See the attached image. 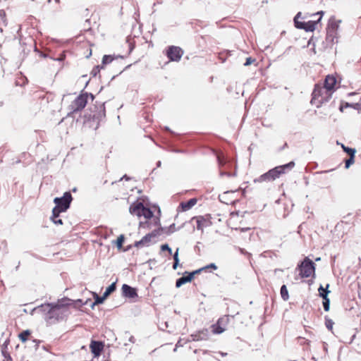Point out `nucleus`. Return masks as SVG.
Wrapping results in <instances>:
<instances>
[{
    "label": "nucleus",
    "mask_w": 361,
    "mask_h": 361,
    "mask_svg": "<svg viewBox=\"0 0 361 361\" xmlns=\"http://www.w3.org/2000/svg\"><path fill=\"white\" fill-rule=\"evenodd\" d=\"M88 97H90L92 100L94 98L92 94H89L87 92L82 93L78 96L70 105V109L71 111L74 113L83 109L87 103Z\"/></svg>",
    "instance_id": "6"
},
{
    "label": "nucleus",
    "mask_w": 361,
    "mask_h": 361,
    "mask_svg": "<svg viewBox=\"0 0 361 361\" xmlns=\"http://www.w3.org/2000/svg\"><path fill=\"white\" fill-rule=\"evenodd\" d=\"M59 214L60 213H57V215H54V211H52V215L51 216V220L53 221L54 224L56 225H61L63 224L62 220L59 219Z\"/></svg>",
    "instance_id": "24"
},
{
    "label": "nucleus",
    "mask_w": 361,
    "mask_h": 361,
    "mask_svg": "<svg viewBox=\"0 0 361 361\" xmlns=\"http://www.w3.org/2000/svg\"><path fill=\"white\" fill-rule=\"evenodd\" d=\"M2 353H3L4 356V357L6 359V361H11L12 360V358L9 355V354L6 353L4 350H2Z\"/></svg>",
    "instance_id": "40"
},
{
    "label": "nucleus",
    "mask_w": 361,
    "mask_h": 361,
    "mask_svg": "<svg viewBox=\"0 0 361 361\" xmlns=\"http://www.w3.org/2000/svg\"><path fill=\"white\" fill-rule=\"evenodd\" d=\"M334 324V322L331 319H328V318H325V324H326V328L329 330H331L332 329Z\"/></svg>",
    "instance_id": "33"
},
{
    "label": "nucleus",
    "mask_w": 361,
    "mask_h": 361,
    "mask_svg": "<svg viewBox=\"0 0 361 361\" xmlns=\"http://www.w3.org/2000/svg\"><path fill=\"white\" fill-rule=\"evenodd\" d=\"M123 242H124V235H119L116 242V246L118 249H121L122 247V245H123Z\"/></svg>",
    "instance_id": "31"
},
{
    "label": "nucleus",
    "mask_w": 361,
    "mask_h": 361,
    "mask_svg": "<svg viewBox=\"0 0 361 361\" xmlns=\"http://www.w3.org/2000/svg\"><path fill=\"white\" fill-rule=\"evenodd\" d=\"M298 269L302 278H308L314 275L315 264L308 257H305L301 264L298 266Z\"/></svg>",
    "instance_id": "7"
},
{
    "label": "nucleus",
    "mask_w": 361,
    "mask_h": 361,
    "mask_svg": "<svg viewBox=\"0 0 361 361\" xmlns=\"http://www.w3.org/2000/svg\"><path fill=\"white\" fill-rule=\"evenodd\" d=\"M340 110L342 111H343V106H341L340 107Z\"/></svg>",
    "instance_id": "51"
},
{
    "label": "nucleus",
    "mask_w": 361,
    "mask_h": 361,
    "mask_svg": "<svg viewBox=\"0 0 361 361\" xmlns=\"http://www.w3.org/2000/svg\"><path fill=\"white\" fill-rule=\"evenodd\" d=\"M350 105L348 103H346L345 106H350Z\"/></svg>",
    "instance_id": "50"
},
{
    "label": "nucleus",
    "mask_w": 361,
    "mask_h": 361,
    "mask_svg": "<svg viewBox=\"0 0 361 361\" xmlns=\"http://www.w3.org/2000/svg\"><path fill=\"white\" fill-rule=\"evenodd\" d=\"M123 297L129 299H135L138 297L137 289L127 284H123L121 288Z\"/></svg>",
    "instance_id": "9"
},
{
    "label": "nucleus",
    "mask_w": 361,
    "mask_h": 361,
    "mask_svg": "<svg viewBox=\"0 0 361 361\" xmlns=\"http://www.w3.org/2000/svg\"><path fill=\"white\" fill-rule=\"evenodd\" d=\"M123 179H126V180H129L130 178L128 176H127V175H124L121 178V180H123Z\"/></svg>",
    "instance_id": "44"
},
{
    "label": "nucleus",
    "mask_w": 361,
    "mask_h": 361,
    "mask_svg": "<svg viewBox=\"0 0 361 361\" xmlns=\"http://www.w3.org/2000/svg\"><path fill=\"white\" fill-rule=\"evenodd\" d=\"M59 214L60 213H57V215H54V211H52V215L51 216V220L53 221L54 224L56 225H61L63 224L62 220L59 219Z\"/></svg>",
    "instance_id": "23"
},
{
    "label": "nucleus",
    "mask_w": 361,
    "mask_h": 361,
    "mask_svg": "<svg viewBox=\"0 0 361 361\" xmlns=\"http://www.w3.org/2000/svg\"><path fill=\"white\" fill-rule=\"evenodd\" d=\"M221 356H226L227 355L226 353L219 352V353Z\"/></svg>",
    "instance_id": "46"
},
{
    "label": "nucleus",
    "mask_w": 361,
    "mask_h": 361,
    "mask_svg": "<svg viewBox=\"0 0 361 361\" xmlns=\"http://www.w3.org/2000/svg\"><path fill=\"white\" fill-rule=\"evenodd\" d=\"M329 286V285L327 284L326 288H324L322 286H320V287L318 289L319 293H320V292H322V293H324L325 290H328Z\"/></svg>",
    "instance_id": "41"
},
{
    "label": "nucleus",
    "mask_w": 361,
    "mask_h": 361,
    "mask_svg": "<svg viewBox=\"0 0 361 361\" xmlns=\"http://www.w3.org/2000/svg\"><path fill=\"white\" fill-rule=\"evenodd\" d=\"M341 146L342 147V149L344 150V148H346L347 147H345L343 144H341Z\"/></svg>",
    "instance_id": "48"
},
{
    "label": "nucleus",
    "mask_w": 361,
    "mask_h": 361,
    "mask_svg": "<svg viewBox=\"0 0 361 361\" xmlns=\"http://www.w3.org/2000/svg\"><path fill=\"white\" fill-rule=\"evenodd\" d=\"M30 335V330H25L19 334V338L23 343H25L27 340V337Z\"/></svg>",
    "instance_id": "26"
},
{
    "label": "nucleus",
    "mask_w": 361,
    "mask_h": 361,
    "mask_svg": "<svg viewBox=\"0 0 361 361\" xmlns=\"http://www.w3.org/2000/svg\"><path fill=\"white\" fill-rule=\"evenodd\" d=\"M102 68V67H100V66H97L94 67V68L92 69V72H91V74H92L93 76H96V75H97V73L99 72V71H100V68Z\"/></svg>",
    "instance_id": "38"
},
{
    "label": "nucleus",
    "mask_w": 361,
    "mask_h": 361,
    "mask_svg": "<svg viewBox=\"0 0 361 361\" xmlns=\"http://www.w3.org/2000/svg\"><path fill=\"white\" fill-rule=\"evenodd\" d=\"M197 223V229L202 231L204 228L209 226L211 222L204 216H199L194 218Z\"/></svg>",
    "instance_id": "15"
},
{
    "label": "nucleus",
    "mask_w": 361,
    "mask_h": 361,
    "mask_svg": "<svg viewBox=\"0 0 361 361\" xmlns=\"http://www.w3.org/2000/svg\"><path fill=\"white\" fill-rule=\"evenodd\" d=\"M182 345H182V343H181L180 340V341H178V343H176V348H175L174 350H175V351L176 350V348H177V347H178V346H182Z\"/></svg>",
    "instance_id": "43"
},
{
    "label": "nucleus",
    "mask_w": 361,
    "mask_h": 361,
    "mask_svg": "<svg viewBox=\"0 0 361 361\" xmlns=\"http://www.w3.org/2000/svg\"><path fill=\"white\" fill-rule=\"evenodd\" d=\"M210 332L207 329H203L190 336L192 341H206L209 338Z\"/></svg>",
    "instance_id": "13"
},
{
    "label": "nucleus",
    "mask_w": 361,
    "mask_h": 361,
    "mask_svg": "<svg viewBox=\"0 0 361 361\" xmlns=\"http://www.w3.org/2000/svg\"><path fill=\"white\" fill-rule=\"evenodd\" d=\"M336 83V79L335 77H334L333 75H327L325 78L323 87L330 92H332V91L334 89Z\"/></svg>",
    "instance_id": "14"
},
{
    "label": "nucleus",
    "mask_w": 361,
    "mask_h": 361,
    "mask_svg": "<svg viewBox=\"0 0 361 361\" xmlns=\"http://www.w3.org/2000/svg\"><path fill=\"white\" fill-rule=\"evenodd\" d=\"M329 293V290H325L324 293H322V292H320V297H322L324 299L323 307H324V310L326 312L329 311V307H330V300L328 298Z\"/></svg>",
    "instance_id": "20"
},
{
    "label": "nucleus",
    "mask_w": 361,
    "mask_h": 361,
    "mask_svg": "<svg viewBox=\"0 0 361 361\" xmlns=\"http://www.w3.org/2000/svg\"><path fill=\"white\" fill-rule=\"evenodd\" d=\"M33 341L35 342L37 344L38 343V341H37L36 340H34Z\"/></svg>",
    "instance_id": "53"
},
{
    "label": "nucleus",
    "mask_w": 361,
    "mask_h": 361,
    "mask_svg": "<svg viewBox=\"0 0 361 361\" xmlns=\"http://www.w3.org/2000/svg\"><path fill=\"white\" fill-rule=\"evenodd\" d=\"M235 230H239L241 232H245V231L250 230V228H248V227H246V228H236Z\"/></svg>",
    "instance_id": "42"
},
{
    "label": "nucleus",
    "mask_w": 361,
    "mask_h": 361,
    "mask_svg": "<svg viewBox=\"0 0 361 361\" xmlns=\"http://www.w3.org/2000/svg\"><path fill=\"white\" fill-rule=\"evenodd\" d=\"M344 152H346L349 156H355L356 150L355 149L347 147L344 148Z\"/></svg>",
    "instance_id": "32"
},
{
    "label": "nucleus",
    "mask_w": 361,
    "mask_h": 361,
    "mask_svg": "<svg viewBox=\"0 0 361 361\" xmlns=\"http://www.w3.org/2000/svg\"><path fill=\"white\" fill-rule=\"evenodd\" d=\"M221 176H224V175H226L228 176H231V173H227V172H225V173H221Z\"/></svg>",
    "instance_id": "45"
},
{
    "label": "nucleus",
    "mask_w": 361,
    "mask_h": 361,
    "mask_svg": "<svg viewBox=\"0 0 361 361\" xmlns=\"http://www.w3.org/2000/svg\"><path fill=\"white\" fill-rule=\"evenodd\" d=\"M153 216V212L152 210L147 207L144 206L143 209H141L140 216H144L145 219H151Z\"/></svg>",
    "instance_id": "21"
},
{
    "label": "nucleus",
    "mask_w": 361,
    "mask_h": 361,
    "mask_svg": "<svg viewBox=\"0 0 361 361\" xmlns=\"http://www.w3.org/2000/svg\"><path fill=\"white\" fill-rule=\"evenodd\" d=\"M280 293H281V296L283 300L287 301L288 300L289 295H288V289H287L286 285H283L281 287Z\"/></svg>",
    "instance_id": "22"
},
{
    "label": "nucleus",
    "mask_w": 361,
    "mask_h": 361,
    "mask_svg": "<svg viewBox=\"0 0 361 361\" xmlns=\"http://www.w3.org/2000/svg\"><path fill=\"white\" fill-rule=\"evenodd\" d=\"M225 320L224 318H221L218 320L217 324L215 325H212V332L215 334H219L223 333L225 331V328L221 326L223 322Z\"/></svg>",
    "instance_id": "19"
},
{
    "label": "nucleus",
    "mask_w": 361,
    "mask_h": 361,
    "mask_svg": "<svg viewBox=\"0 0 361 361\" xmlns=\"http://www.w3.org/2000/svg\"><path fill=\"white\" fill-rule=\"evenodd\" d=\"M44 314V319L51 324L63 319L66 316V310L63 305L46 303L35 308Z\"/></svg>",
    "instance_id": "1"
},
{
    "label": "nucleus",
    "mask_w": 361,
    "mask_h": 361,
    "mask_svg": "<svg viewBox=\"0 0 361 361\" xmlns=\"http://www.w3.org/2000/svg\"><path fill=\"white\" fill-rule=\"evenodd\" d=\"M116 283H112L109 287L106 288L104 293V297H108L111 293L116 290Z\"/></svg>",
    "instance_id": "25"
},
{
    "label": "nucleus",
    "mask_w": 361,
    "mask_h": 361,
    "mask_svg": "<svg viewBox=\"0 0 361 361\" xmlns=\"http://www.w3.org/2000/svg\"><path fill=\"white\" fill-rule=\"evenodd\" d=\"M143 207L144 204L142 202H135L130 206L129 212L131 214L136 215L140 217L141 209H143Z\"/></svg>",
    "instance_id": "16"
},
{
    "label": "nucleus",
    "mask_w": 361,
    "mask_h": 361,
    "mask_svg": "<svg viewBox=\"0 0 361 361\" xmlns=\"http://www.w3.org/2000/svg\"><path fill=\"white\" fill-rule=\"evenodd\" d=\"M218 160H219V164H223L222 161H221V158L219 157H218Z\"/></svg>",
    "instance_id": "47"
},
{
    "label": "nucleus",
    "mask_w": 361,
    "mask_h": 361,
    "mask_svg": "<svg viewBox=\"0 0 361 361\" xmlns=\"http://www.w3.org/2000/svg\"><path fill=\"white\" fill-rule=\"evenodd\" d=\"M355 161V156H350V158L345 161L346 169L349 168L351 164H353Z\"/></svg>",
    "instance_id": "34"
},
{
    "label": "nucleus",
    "mask_w": 361,
    "mask_h": 361,
    "mask_svg": "<svg viewBox=\"0 0 361 361\" xmlns=\"http://www.w3.org/2000/svg\"><path fill=\"white\" fill-rule=\"evenodd\" d=\"M106 298V297H104V294L102 296H99L98 295H96L95 300L92 304V307L97 304H102Z\"/></svg>",
    "instance_id": "30"
},
{
    "label": "nucleus",
    "mask_w": 361,
    "mask_h": 361,
    "mask_svg": "<svg viewBox=\"0 0 361 361\" xmlns=\"http://www.w3.org/2000/svg\"><path fill=\"white\" fill-rule=\"evenodd\" d=\"M287 147V143H285V145H283V147Z\"/></svg>",
    "instance_id": "52"
},
{
    "label": "nucleus",
    "mask_w": 361,
    "mask_h": 361,
    "mask_svg": "<svg viewBox=\"0 0 361 361\" xmlns=\"http://www.w3.org/2000/svg\"><path fill=\"white\" fill-rule=\"evenodd\" d=\"M312 95L311 103L315 104L319 108L322 104L327 102L330 99L332 92L317 84L315 85Z\"/></svg>",
    "instance_id": "3"
},
{
    "label": "nucleus",
    "mask_w": 361,
    "mask_h": 361,
    "mask_svg": "<svg viewBox=\"0 0 361 361\" xmlns=\"http://www.w3.org/2000/svg\"><path fill=\"white\" fill-rule=\"evenodd\" d=\"M197 350H194V353H197Z\"/></svg>",
    "instance_id": "55"
},
{
    "label": "nucleus",
    "mask_w": 361,
    "mask_h": 361,
    "mask_svg": "<svg viewBox=\"0 0 361 361\" xmlns=\"http://www.w3.org/2000/svg\"><path fill=\"white\" fill-rule=\"evenodd\" d=\"M202 271V269H197L193 272H191V273H188V272H185V274H187V275H184L183 276H181L180 278L176 280V286L177 288H180L182 285L188 283V282H190L191 281V280L193 279L194 277V275L197 274V273H200Z\"/></svg>",
    "instance_id": "10"
},
{
    "label": "nucleus",
    "mask_w": 361,
    "mask_h": 361,
    "mask_svg": "<svg viewBox=\"0 0 361 361\" xmlns=\"http://www.w3.org/2000/svg\"><path fill=\"white\" fill-rule=\"evenodd\" d=\"M295 166L293 161H290L286 164L276 166L275 168L268 171L267 173L261 175L259 177L254 180L255 183L270 182L275 180L279 178L281 175L286 173V169H291Z\"/></svg>",
    "instance_id": "2"
},
{
    "label": "nucleus",
    "mask_w": 361,
    "mask_h": 361,
    "mask_svg": "<svg viewBox=\"0 0 361 361\" xmlns=\"http://www.w3.org/2000/svg\"><path fill=\"white\" fill-rule=\"evenodd\" d=\"M103 348V344L99 341H92L90 343L91 351L95 356H97L101 353Z\"/></svg>",
    "instance_id": "17"
},
{
    "label": "nucleus",
    "mask_w": 361,
    "mask_h": 361,
    "mask_svg": "<svg viewBox=\"0 0 361 361\" xmlns=\"http://www.w3.org/2000/svg\"><path fill=\"white\" fill-rule=\"evenodd\" d=\"M72 200V195L70 192H66L61 197H55L54 202L56 204V206L52 209L54 215H57V213L66 212L70 207Z\"/></svg>",
    "instance_id": "4"
},
{
    "label": "nucleus",
    "mask_w": 361,
    "mask_h": 361,
    "mask_svg": "<svg viewBox=\"0 0 361 361\" xmlns=\"http://www.w3.org/2000/svg\"><path fill=\"white\" fill-rule=\"evenodd\" d=\"M178 251H179V249L177 248L176 251L175 252V253L173 255V260H174V262H173V269H177V267H178V263H179Z\"/></svg>",
    "instance_id": "29"
},
{
    "label": "nucleus",
    "mask_w": 361,
    "mask_h": 361,
    "mask_svg": "<svg viewBox=\"0 0 361 361\" xmlns=\"http://www.w3.org/2000/svg\"><path fill=\"white\" fill-rule=\"evenodd\" d=\"M157 236V233L155 232H152L145 235L140 240L136 241L135 243V247H147L151 243L152 238Z\"/></svg>",
    "instance_id": "11"
},
{
    "label": "nucleus",
    "mask_w": 361,
    "mask_h": 361,
    "mask_svg": "<svg viewBox=\"0 0 361 361\" xmlns=\"http://www.w3.org/2000/svg\"><path fill=\"white\" fill-rule=\"evenodd\" d=\"M161 251H168L169 255H171L172 254V250L171 248L169 246L168 244H164V245H161Z\"/></svg>",
    "instance_id": "35"
},
{
    "label": "nucleus",
    "mask_w": 361,
    "mask_h": 361,
    "mask_svg": "<svg viewBox=\"0 0 361 361\" xmlns=\"http://www.w3.org/2000/svg\"><path fill=\"white\" fill-rule=\"evenodd\" d=\"M254 61H255V59H254L251 57H248V58H247L246 61L244 63V66H247L252 64Z\"/></svg>",
    "instance_id": "39"
},
{
    "label": "nucleus",
    "mask_w": 361,
    "mask_h": 361,
    "mask_svg": "<svg viewBox=\"0 0 361 361\" xmlns=\"http://www.w3.org/2000/svg\"><path fill=\"white\" fill-rule=\"evenodd\" d=\"M157 166L159 167L161 166V161H159L157 164Z\"/></svg>",
    "instance_id": "49"
},
{
    "label": "nucleus",
    "mask_w": 361,
    "mask_h": 361,
    "mask_svg": "<svg viewBox=\"0 0 361 361\" xmlns=\"http://www.w3.org/2000/svg\"><path fill=\"white\" fill-rule=\"evenodd\" d=\"M161 231H164V233H165L166 234H171L176 231L175 224H172L169 227L161 228Z\"/></svg>",
    "instance_id": "27"
},
{
    "label": "nucleus",
    "mask_w": 361,
    "mask_h": 361,
    "mask_svg": "<svg viewBox=\"0 0 361 361\" xmlns=\"http://www.w3.org/2000/svg\"><path fill=\"white\" fill-rule=\"evenodd\" d=\"M209 268L213 269H217V267L216 266V264H214V263H211V264H209V265H207V266H205V267H204L201 268L200 269H202V271H203V270H204V269H209Z\"/></svg>",
    "instance_id": "37"
},
{
    "label": "nucleus",
    "mask_w": 361,
    "mask_h": 361,
    "mask_svg": "<svg viewBox=\"0 0 361 361\" xmlns=\"http://www.w3.org/2000/svg\"><path fill=\"white\" fill-rule=\"evenodd\" d=\"M94 109L97 110L92 111V118L98 121H102L106 116L104 104L101 103L99 106H95Z\"/></svg>",
    "instance_id": "12"
},
{
    "label": "nucleus",
    "mask_w": 361,
    "mask_h": 361,
    "mask_svg": "<svg viewBox=\"0 0 361 361\" xmlns=\"http://www.w3.org/2000/svg\"><path fill=\"white\" fill-rule=\"evenodd\" d=\"M197 200L196 198H191L187 202H182L180 204L183 211H188L190 209L197 203Z\"/></svg>",
    "instance_id": "18"
},
{
    "label": "nucleus",
    "mask_w": 361,
    "mask_h": 361,
    "mask_svg": "<svg viewBox=\"0 0 361 361\" xmlns=\"http://www.w3.org/2000/svg\"><path fill=\"white\" fill-rule=\"evenodd\" d=\"M319 259H320V258L319 257V258L316 259V261H319Z\"/></svg>",
    "instance_id": "54"
},
{
    "label": "nucleus",
    "mask_w": 361,
    "mask_h": 361,
    "mask_svg": "<svg viewBox=\"0 0 361 361\" xmlns=\"http://www.w3.org/2000/svg\"><path fill=\"white\" fill-rule=\"evenodd\" d=\"M183 54L179 47L170 46L166 50V56L171 61H179Z\"/></svg>",
    "instance_id": "8"
},
{
    "label": "nucleus",
    "mask_w": 361,
    "mask_h": 361,
    "mask_svg": "<svg viewBox=\"0 0 361 361\" xmlns=\"http://www.w3.org/2000/svg\"><path fill=\"white\" fill-rule=\"evenodd\" d=\"M338 24L336 23V22H331L329 24V26H328V32L330 30H335L337 29L338 27Z\"/></svg>",
    "instance_id": "36"
},
{
    "label": "nucleus",
    "mask_w": 361,
    "mask_h": 361,
    "mask_svg": "<svg viewBox=\"0 0 361 361\" xmlns=\"http://www.w3.org/2000/svg\"><path fill=\"white\" fill-rule=\"evenodd\" d=\"M114 56L111 55H104L102 59V65H106L110 63L114 59Z\"/></svg>",
    "instance_id": "28"
},
{
    "label": "nucleus",
    "mask_w": 361,
    "mask_h": 361,
    "mask_svg": "<svg viewBox=\"0 0 361 361\" xmlns=\"http://www.w3.org/2000/svg\"><path fill=\"white\" fill-rule=\"evenodd\" d=\"M314 15H320V17L317 20H310L308 22L299 21V18L301 16V13L298 12L294 18L295 26L298 29L305 30L306 32H313L316 29V25L319 23L324 15V11H321L315 13Z\"/></svg>",
    "instance_id": "5"
}]
</instances>
